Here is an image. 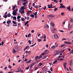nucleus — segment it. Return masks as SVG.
Masks as SVG:
<instances>
[{
	"instance_id": "e2e57ef3",
	"label": "nucleus",
	"mask_w": 73,
	"mask_h": 73,
	"mask_svg": "<svg viewBox=\"0 0 73 73\" xmlns=\"http://www.w3.org/2000/svg\"><path fill=\"white\" fill-rule=\"evenodd\" d=\"M7 67L5 66L4 68V69L5 70L6 69H7Z\"/></svg>"
},
{
	"instance_id": "58836bf2",
	"label": "nucleus",
	"mask_w": 73,
	"mask_h": 73,
	"mask_svg": "<svg viewBox=\"0 0 73 73\" xmlns=\"http://www.w3.org/2000/svg\"><path fill=\"white\" fill-rule=\"evenodd\" d=\"M47 56H48L47 55H45V56H44L43 57V58H46L47 57Z\"/></svg>"
},
{
	"instance_id": "473e14b6",
	"label": "nucleus",
	"mask_w": 73,
	"mask_h": 73,
	"mask_svg": "<svg viewBox=\"0 0 73 73\" xmlns=\"http://www.w3.org/2000/svg\"><path fill=\"white\" fill-rule=\"evenodd\" d=\"M16 7V6H14V7H13V8L12 9V10H14V9Z\"/></svg>"
},
{
	"instance_id": "0eeeda50",
	"label": "nucleus",
	"mask_w": 73,
	"mask_h": 73,
	"mask_svg": "<svg viewBox=\"0 0 73 73\" xmlns=\"http://www.w3.org/2000/svg\"><path fill=\"white\" fill-rule=\"evenodd\" d=\"M21 11L20 13L21 14H22L25 13V10H21Z\"/></svg>"
},
{
	"instance_id": "bf43d9fd",
	"label": "nucleus",
	"mask_w": 73,
	"mask_h": 73,
	"mask_svg": "<svg viewBox=\"0 0 73 73\" xmlns=\"http://www.w3.org/2000/svg\"><path fill=\"white\" fill-rule=\"evenodd\" d=\"M38 5L35 6V8L36 9H37V8H38Z\"/></svg>"
},
{
	"instance_id": "412c9836",
	"label": "nucleus",
	"mask_w": 73,
	"mask_h": 73,
	"mask_svg": "<svg viewBox=\"0 0 73 73\" xmlns=\"http://www.w3.org/2000/svg\"><path fill=\"white\" fill-rule=\"evenodd\" d=\"M3 17L5 18V19L7 17V15H3Z\"/></svg>"
},
{
	"instance_id": "338daca9",
	"label": "nucleus",
	"mask_w": 73,
	"mask_h": 73,
	"mask_svg": "<svg viewBox=\"0 0 73 73\" xmlns=\"http://www.w3.org/2000/svg\"><path fill=\"white\" fill-rule=\"evenodd\" d=\"M38 68L37 67H36L35 68V70H37Z\"/></svg>"
},
{
	"instance_id": "1a4fd4ad",
	"label": "nucleus",
	"mask_w": 73,
	"mask_h": 73,
	"mask_svg": "<svg viewBox=\"0 0 73 73\" xmlns=\"http://www.w3.org/2000/svg\"><path fill=\"white\" fill-rule=\"evenodd\" d=\"M35 64V63H33L31 64L30 66V68H31L33 67V66L34 65V64Z\"/></svg>"
},
{
	"instance_id": "ddd939ff",
	"label": "nucleus",
	"mask_w": 73,
	"mask_h": 73,
	"mask_svg": "<svg viewBox=\"0 0 73 73\" xmlns=\"http://www.w3.org/2000/svg\"><path fill=\"white\" fill-rule=\"evenodd\" d=\"M72 60H71L70 61V66H71V64H72Z\"/></svg>"
},
{
	"instance_id": "f257e3e1",
	"label": "nucleus",
	"mask_w": 73,
	"mask_h": 73,
	"mask_svg": "<svg viewBox=\"0 0 73 73\" xmlns=\"http://www.w3.org/2000/svg\"><path fill=\"white\" fill-rule=\"evenodd\" d=\"M54 38L55 39H58V35L57 34H55L54 35Z\"/></svg>"
},
{
	"instance_id": "9b49d317",
	"label": "nucleus",
	"mask_w": 73,
	"mask_h": 73,
	"mask_svg": "<svg viewBox=\"0 0 73 73\" xmlns=\"http://www.w3.org/2000/svg\"><path fill=\"white\" fill-rule=\"evenodd\" d=\"M11 20H9L7 21V23L8 24H9L11 23Z\"/></svg>"
},
{
	"instance_id": "423d86ee",
	"label": "nucleus",
	"mask_w": 73,
	"mask_h": 73,
	"mask_svg": "<svg viewBox=\"0 0 73 73\" xmlns=\"http://www.w3.org/2000/svg\"><path fill=\"white\" fill-rule=\"evenodd\" d=\"M67 65V63L66 62H65L64 64V68L65 69H66V65Z\"/></svg>"
},
{
	"instance_id": "72a5a7b5",
	"label": "nucleus",
	"mask_w": 73,
	"mask_h": 73,
	"mask_svg": "<svg viewBox=\"0 0 73 73\" xmlns=\"http://www.w3.org/2000/svg\"><path fill=\"white\" fill-rule=\"evenodd\" d=\"M51 48H52V49H54V48H55V47L54 46H53L51 47Z\"/></svg>"
},
{
	"instance_id": "7c9ffc66",
	"label": "nucleus",
	"mask_w": 73,
	"mask_h": 73,
	"mask_svg": "<svg viewBox=\"0 0 73 73\" xmlns=\"http://www.w3.org/2000/svg\"><path fill=\"white\" fill-rule=\"evenodd\" d=\"M42 58V56L41 55H40V56L38 57V59H39L40 58Z\"/></svg>"
},
{
	"instance_id": "13d9d810",
	"label": "nucleus",
	"mask_w": 73,
	"mask_h": 73,
	"mask_svg": "<svg viewBox=\"0 0 73 73\" xmlns=\"http://www.w3.org/2000/svg\"><path fill=\"white\" fill-rule=\"evenodd\" d=\"M58 10V9L57 8H56L54 10V11H56L57 10Z\"/></svg>"
},
{
	"instance_id": "f8f14e48",
	"label": "nucleus",
	"mask_w": 73,
	"mask_h": 73,
	"mask_svg": "<svg viewBox=\"0 0 73 73\" xmlns=\"http://www.w3.org/2000/svg\"><path fill=\"white\" fill-rule=\"evenodd\" d=\"M38 59L39 58H38V56H36L35 57V61H37V59Z\"/></svg>"
},
{
	"instance_id": "6e6552de",
	"label": "nucleus",
	"mask_w": 73,
	"mask_h": 73,
	"mask_svg": "<svg viewBox=\"0 0 73 73\" xmlns=\"http://www.w3.org/2000/svg\"><path fill=\"white\" fill-rule=\"evenodd\" d=\"M49 17H55V15H48Z\"/></svg>"
},
{
	"instance_id": "69168bd1",
	"label": "nucleus",
	"mask_w": 73,
	"mask_h": 73,
	"mask_svg": "<svg viewBox=\"0 0 73 73\" xmlns=\"http://www.w3.org/2000/svg\"><path fill=\"white\" fill-rule=\"evenodd\" d=\"M27 15H29L30 14V13L28 11L27 12Z\"/></svg>"
},
{
	"instance_id": "4be33fe9",
	"label": "nucleus",
	"mask_w": 73,
	"mask_h": 73,
	"mask_svg": "<svg viewBox=\"0 0 73 73\" xmlns=\"http://www.w3.org/2000/svg\"><path fill=\"white\" fill-rule=\"evenodd\" d=\"M46 28L47 29L49 28V27L48 25L47 24L46 25Z\"/></svg>"
},
{
	"instance_id": "bb28decb",
	"label": "nucleus",
	"mask_w": 73,
	"mask_h": 73,
	"mask_svg": "<svg viewBox=\"0 0 73 73\" xmlns=\"http://www.w3.org/2000/svg\"><path fill=\"white\" fill-rule=\"evenodd\" d=\"M13 19H14V20H16V19H17V17H16L14 16V17H13Z\"/></svg>"
},
{
	"instance_id": "aec40b11",
	"label": "nucleus",
	"mask_w": 73,
	"mask_h": 73,
	"mask_svg": "<svg viewBox=\"0 0 73 73\" xmlns=\"http://www.w3.org/2000/svg\"><path fill=\"white\" fill-rule=\"evenodd\" d=\"M21 17V16L20 15H18L17 17V19H20Z\"/></svg>"
},
{
	"instance_id": "dca6fc26",
	"label": "nucleus",
	"mask_w": 73,
	"mask_h": 73,
	"mask_svg": "<svg viewBox=\"0 0 73 73\" xmlns=\"http://www.w3.org/2000/svg\"><path fill=\"white\" fill-rule=\"evenodd\" d=\"M13 52L14 53H15L17 52V51H16L14 49H13Z\"/></svg>"
},
{
	"instance_id": "09e8293b",
	"label": "nucleus",
	"mask_w": 73,
	"mask_h": 73,
	"mask_svg": "<svg viewBox=\"0 0 73 73\" xmlns=\"http://www.w3.org/2000/svg\"><path fill=\"white\" fill-rule=\"evenodd\" d=\"M21 21H24V18H22V19H21Z\"/></svg>"
},
{
	"instance_id": "39448f33",
	"label": "nucleus",
	"mask_w": 73,
	"mask_h": 73,
	"mask_svg": "<svg viewBox=\"0 0 73 73\" xmlns=\"http://www.w3.org/2000/svg\"><path fill=\"white\" fill-rule=\"evenodd\" d=\"M12 14L14 16H16L17 15V13L16 12H15V11H14L12 13Z\"/></svg>"
},
{
	"instance_id": "8fccbe9b",
	"label": "nucleus",
	"mask_w": 73,
	"mask_h": 73,
	"mask_svg": "<svg viewBox=\"0 0 73 73\" xmlns=\"http://www.w3.org/2000/svg\"><path fill=\"white\" fill-rule=\"evenodd\" d=\"M33 71V70H32V69L31 70H30V73H32Z\"/></svg>"
},
{
	"instance_id": "680f3d73",
	"label": "nucleus",
	"mask_w": 73,
	"mask_h": 73,
	"mask_svg": "<svg viewBox=\"0 0 73 73\" xmlns=\"http://www.w3.org/2000/svg\"><path fill=\"white\" fill-rule=\"evenodd\" d=\"M18 9H17L16 10H15L14 11L15 12H16L18 11Z\"/></svg>"
},
{
	"instance_id": "2eb2a0df",
	"label": "nucleus",
	"mask_w": 73,
	"mask_h": 73,
	"mask_svg": "<svg viewBox=\"0 0 73 73\" xmlns=\"http://www.w3.org/2000/svg\"><path fill=\"white\" fill-rule=\"evenodd\" d=\"M48 8H53V7H52L50 6V5H48Z\"/></svg>"
},
{
	"instance_id": "c9c22d12",
	"label": "nucleus",
	"mask_w": 73,
	"mask_h": 73,
	"mask_svg": "<svg viewBox=\"0 0 73 73\" xmlns=\"http://www.w3.org/2000/svg\"><path fill=\"white\" fill-rule=\"evenodd\" d=\"M71 26V25H69L68 27V28L70 29Z\"/></svg>"
},
{
	"instance_id": "a18cd8bd",
	"label": "nucleus",
	"mask_w": 73,
	"mask_h": 73,
	"mask_svg": "<svg viewBox=\"0 0 73 73\" xmlns=\"http://www.w3.org/2000/svg\"><path fill=\"white\" fill-rule=\"evenodd\" d=\"M55 46L56 47H57L58 46V44L57 43H55Z\"/></svg>"
},
{
	"instance_id": "ea45409f",
	"label": "nucleus",
	"mask_w": 73,
	"mask_h": 73,
	"mask_svg": "<svg viewBox=\"0 0 73 73\" xmlns=\"http://www.w3.org/2000/svg\"><path fill=\"white\" fill-rule=\"evenodd\" d=\"M38 41L39 42H40L41 41H42V39H38Z\"/></svg>"
},
{
	"instance_id": "c03bdc74",
	"label": "nucleus",
	"mask_w": 73,
	"mask_h": 73,
	"mask_svg": "<svg viewBox=\"0 0 73 73\" xmlns=\"http://www.w3.org/2000/svg\"><path fill=\"white\" fill-rule=\"evenodd\" d=\"M31 36L30 34H28V38H29V37H30Z\"/></svg>"
},
{
	"instance_id": "20e7f679",
	"label": "nucleus",
	"mask_w": 73,
	"mask_h": 73,
	"mask_svg": "<svg viewBox=\"0 0 73 73\" xmlns=\"http://www.w3.org/2000/svg\"><path fill=\"white\" fill-rule=\"evenodd\" d=\"M25 6H22L20 9L21 10H25L24 9H26L25 7Z\"/></svg>"
},
{
	"instance_id": "774afa93",
	"label": "nucleus",
	"mask_w": 73,
	"mask_h": 73,
	"mask_svg": "<svg viewBox=\"0 0 73 73\" xmlns=\"http://www.w3.org/2000/svg\"><path fill=\"white\" fill-rule=\"evenodd\" d=\"M31 32L32 33H33L34 32V30H32L31 31Z\"/></svg>"
},
{
	"instance_id": "f704fd0d",
	"label": "nucleus",
	"mask_w": 73,
	"mask_h": 73,
	"mask_svg": "<svg viewBox=\"0 0 73 73\" xmlns=\"http://www.w3.org/2000/svg\"><path fill=\"white\" fill-rule=\"evenodd\" d=\"M43 64L41 63H40L39 64V66H41Z\"/></svg>"
},
{
	"instance_id": "603ef678",
	"label": "nucleus",
	"mask_w": 73,
	"mask_h": 73,
	"mask_svg": "<svg viewBox=\"0 0 73 73\" xmlns=\"http://www.w3.org/2000/svg\"><path fill=\"white\" fill-rule=\"evenodd\" d=\"M63 56V55H62V56H61V55H59V56H58V58H60L61 57H62Z\"/></svg>"
},
{
	"instance_id": "0e129e2a",
	"label": "nucleus",
	"mask_w": 73,
	"mask_h": 73,
	"mask_svg": "<svg viewBox=\"0 0 73 73\" xmlns=\"http://www.w3.org/2000/svg\"><path fill=\"white\" fill-rule=\"evenodd\" d=\"M68 50L69 51H70L71 50V49L70 48H68Z\"/></svg>"
},
{
	"instance_id": "49530a36",
	"label": "nucleus",
	"mask_w": 73,
	"mask_h": 73,
	"mask_svg": "<svg viewBox=\"0 0 73 73\" xmlns=\"http://www.w3.org/2000/svg\"><path fill=\"white\" fill-rule=\"evenodd\" d=\"M70 20L72 22H73V19H72V18H70Z\"/></svg>"
},
{
	"instance_id": "3c124183",
	"label": "nucleus",
	"mask_w": 73,
	"mask_h": 73,
	"mask_svg": "<svg viewBox=\"0 0 73 73\" xmlns=\"http://www.w3.org/2000/svg\"><path fill=\"white\" fill-rule=\"evenodd\" d=\"M31 62V61L29 60V61H27V63H30V62Z\"/></svg>"
},
{
	"instance_id": "864d4df0",
	"label": "nucleus",
	"mask_w": 73,
	"mask_h": 73,
	"mask_svg": "<svg viewBox=\"0 0 73 73\" xmlns=\"http://www.w3.org/2000/svg\"><path fill=\"white\" fill-rule=\"evenodd\" d=\"M46 6H44V7L43 8V9L44 10H46Z\"/></svg>"
},
{
	"instance_id": "5fc2aeb1",
	"label": "nucleus",
	"mask_w": 73,
	"mask_h": 73,
	"mask_svg": "<svg viewBox=\"0 0 73 73\" xmlns=\"http://www.w3.org/2000/svg\"><path fill=\"white\" fill-rule=\"evenodd\" d=\"M50 70L51 72H52V70H53V69L52 68H50Z\"/></svg>"
},
{
	"instance_id": "a211bd4d",
	"label": "nucleus",
	"mask_w": 73,
	"mask_h": 73,
	"mask_svg": "<svg viewBox=\"0 0 73 73\" xmlns=\"http://www.w3.org/2000/svg\"><path fill=\"white\" fill-rule=\"evenodd\" d=\"M44 39H46V35L45 34H44Z\"/></svg>"
},
{
	"instance_id": "c756f323",
	"label": "nucleus",
	"mask_w": 73,
	"mask_h": 73,
	"mask_svg": "<svg viewBox=\"0 0 73 73\" xmlns=\"http://www.w3.org/2000/svg\"><path fill=\"white\" fill-rule=\"evenodd\" d=\"M28 42L30 44H31V40H29V41H28Z\"/></svg>"
},
{
	"instance_id": "e433bc0d",
	"label": "nucleus",
	"mask_w": 73,
	"mask_h": 73,
	"mask_svg": "<svg viewBox=\"0 0 73 73\" xmlns=\"http://www.w3.org/2000/svg\"><path fill=\"white\" fill-rule=\"evenodd\" d=\"M60 52L59 51H58L57 52H56L55 54H58L59 53H60Z\"/></svg>"
},
{
	"instance_id": "de8ad7c7",
	"label": "nucleus",
	"mask_w": 73,
	"mask_h": 73,
	"mask_svg": "<svg viewBox=\"0 0 73 73\" xmlns=\"http://www.w3.org/2000/svg\"><path fill=\"white\" fill-rule=\"evenodd\" d=\"M17 21L18 22H20L21 21V19H17Z\"/></svg>"
},
{
	"instance_id": "9d476101",
	"label": "nucleus",
	"mask_w": 73,
	"mask_h": 73,
	"mask_svg": "<svg viewBox=\"0 0 73 73\" xmlns=\"http://www.w3.org/2000/svg\"><path fill=\"white\" fill-rule=\"evenodd\" d=\"M70 7H71L70 6H68L67 9H68L69 11H71V9H71Z\"/></svg>"
},
{
	"instance_id": "6ab92c4d",
	"label": "nucleus",
	"mask_w": 73,
	"mask_h": 73,
	"mask_svg": "<svg viewBox=\"0 0 73 73\" xmlns=\"http://www.w3.org/2000/svg\"><path fill=\"white\" fill-rule=\"evenodd\" d=\"M57 62V61L56 60H55L54 61V62H53V64H56V62Z\"/></svg>"
},
{
	"instance_id": "79ce46f5",
	"label": "nucleus",
	"mask_w": 73,
	"mask_h": 73,
	"mask_svg": "<svg viewBox=\"0 0 73 73\" xmlns=\"http://www.w3.org/2000/svg\"><path fill=\"white\" fill-rule=\"evenodd\" d=\"M48 51V50H45L44 51V52L45 53H46Z\"/></svg>"
},
{
	"instance_id": "cd10ccee",
	"label": "nucleus",
	"mask_w": 73,
	"mask_h": 73,
	"mask_svg": "<svg viewBox=\"0 0 73 73\" xmlns=\"http://www.w3.org/2000/svg\"><path fill=\"white\" fill-rule=\"evenodd\" d=\"M65 46V44H62V45H60V47H62Z\"/></svg>"
},
{
	"instance_id": "a878e982",
	"label": "nucleus",
	"mask_w": 73,
	"mask_h": 73,
	"mask_svg": "<svg viewBox=\"0 0 73 73\" xmlns=\"http://www.w3.org/2000/svg\"><path fill=\"white\" fill-rule=\"evenodd\" d=\"M12 23H13L14 24H17V23L15 22V21H12Z\"/></svg>"
},
{
	"instance_id": "4d7b16f0",
	"label": "nucleus",
	"mask_w": 73,
	"mask_h": 73,
	"mask_svg": "<svg viewBox=\"0 0 73 73\" xmlns=\"http://www.w3.org/2000/svg\"><path fill=\"white\" fill-rule=\"evenodd\" d=\"M59 31L60 32H62V33H64V31H63L62 30H60Z\"/></svg>"
},
{
	"instance_id": "f3484780",
	"label": "nucleus",
	"mask_w": 73,
	"mask_h": 73,
	"mask_svg": "<svg viewBox=\"0 0 73 73\" xmlns=\"http://www.w3.org/2000/svg\"><path fill=\"white\" fill-rule=\"evenodd\" d=\"M27 4V3H25V2H24L22 4L23 5H24V7H26V6L25 5H26Z\"/></svg>"
},
{
	"instance_id": "6e6d98bb",
	"label": "nucleus",
	"mask_w": 73,
	"mask_h": 73,
	"mask_svg": "<svg viewBox=\"0 0 73 73\" xmlns=\"http://www.w3.org/2000/svg\"><path fill=\"white\" fill-rule=\"evenodd\" d=\"M4 44V42H3V41L2 42L1 45H3Z\"/></svg>"
},
{
	"instance_id": "7ed1b4c3",
	"label": "nucleus",
	"mask_w": 73,
	"mask_h": 73,
	"mask_svg": "<svg viewBox=\"0 0 73 73\" xmlns=\"http://www.w3.org/2000/svg\"><path fill=\"white\" fill-rule=\"evenodd\" d=\"M64 43L66 44H69V45H71L72 44V43L70 42H64Z\"/></svg>"
},
{
	"instance_id": "052dcab7",
	"label": "nucleus",
	"mask_w": 73,
	"mask_h": 73,
	"mask_svg": "<svg viewBox=\"0 0 73 73\" xmlns=\"http://www.w3.org/2000/svg\"><path fill=\"white\" fill-rule=\"evenodd\" d=\"M20 72V70H18L15 71L16 72Z\"/></svg>"
},
{
	"instance_id": "37998d69",
	"label": "nucleus",
	"mask_w": 73,
	"mask_h": 73,
	"mask_svg": "<svg viewBox=\"0 0 73 73\" xmlns=\"http://www.w3.org/2000/svg\"><path fill=\"white\" fill-rule=\"evenodd\" d=\"M28 48V46H27V47H26L24 49V50H26V49H27Z\"/></svg>"
},
{
	"instance_id": "f03ea898",
	"label": "nucleus",
	"mask_w": 73,
	"mask_h": 73,
	"mask_svg": "<svg viewBox=\"0 0 73 73\" xmlns=\"http://www.w3.org/2000/svg\"><path fill=\"white\" fill-rule=\"evenodd\" d=\"M60 8H65V7L64 5H62L63 4H60Z\"/></svg>"
},
{
	"instance_id": "b1692460",
	"label": "nucleus",
	"mask_w": 73,
	"mask_h": 73,
	"mask_svg": "<svg viewBox=\"0 0 73 73\" xmlns=\"http://www.w3.org/2000/svg\"><path fill=\"white\" fill-rule=\"evenodd\" d=\"M51 23V25H52V26L53 27L54 26V24L53 23L51 22V23Z\"/></svg>"
},
{
	"instance_id": "a19ab883",
	"label": "nucleus",
	"mask_w": 73,
	"mask_h": 73,
	"mask_svg": "<svg viewBox=\"0 0 73 73\" xmlns=\"http://www.w3.org/2000/svg\"><path fill=\"white\" fill-rule=\"evenodd\" d=\"M45 54V53L44 52L42 53L40 55L42 56V55H44V54Z\"/></svg>"
},
{
	"instance_id": "5701e85b",
	"label": "nucleus",
	"mask_w": 73,
	"mask_h": 73,
	"mask_svg": "<svg viewBox=\"0 0 73 73\" xmlns=\"http://www.w3.org/2000/svg\"><path fill=\"white\" fill-rule=\"evenodd\" d=\"M29 21H27L26 22V23L25 24V26L26 25H27V24L29 23Z\"/></svg>"
},
{
	"instance_id": "4468645a",
	"label": "nucleus",
	"mask_w": 73,
	"mask_h": 73,
	"mask_svg": "<svg viewBox=\"0 0 73 73\" xmlns=\"http://www.w3.org/2000/svg\"><path fill=\"white\" fill-rule=\"evenodd\" d=\"M7 16L8 17H11V15L10 14V13L8 14Z\"/></svg>"
},
{
	"instance_id": "393cba45",
	"label": "nucleus",
	"mask_w": 73,
	"mask_h": 73,
	"mask_svg": "<svg viewBox=\"0 0 73 73\" xmlns=\"http://www.w3.org/2000/svg\"><path fill=\"white\" fill-rule=\"evenodd\" d=\"M45 73H52L50 71H46Z\"/></svg>"
},
{
	"instance_id": "2f4dec72",
	"label": "nucleus",
	"mask_w": 73,
	"mask_h": 73,
	"mask_svg": "<svg viewBox=\"0 0 73 73\" xmlns=\"http://www.w3.org/2000/svg\"><path fill=\"white\" fill-rule=\"evenodd\" d=\"M31 17H32L33 18H34V15H30Z\"/></svg>"
},
{
	"instance_id": "c85d7f7f",
	"label": "nucleus",
	"mask_w": 73,
	"mask_h": 73,
	"mask_svg": "<svg viewBox=\"0 0 73 73\" xmlns=\"http://www.w3.org/2000/svg\"><path fill=\"white\" fill-rule=\"evenodd\" d=\"M37 12H35V13L34 14L35 16H36L37 15Z\"/></svg>"
},
{
	"instance_id": "4c0bfd02",
	"label": "nucleus",
	"mask_w": 73,
	"mask_h": 73,
	"mask_svg": "<svg viewBox=\"0 0 73 73\" xmlns=\"http://www.w3.org/2000/svg\"><path fill=\"white\" fill-rule=\"evenodd\" d=\"M8 68H10V69H11L12 68V67L10 65H9V66H8Z\"/></svg>"
}]
</instances>
